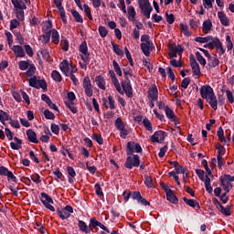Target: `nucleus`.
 <instances>
[{
  "label": "nucleus",
  "mask_w": 234,
  "mask_h": 234,
  "mask_svg": "<svg viewBox=\"0 0 234 234\" xmlns=\"http://www.w3.org/2000/svg\"><path fill=\"white\" fill-rule=\"evenodd\" d=\"M40 202H42L44 207L49 209V211H56V208L52 206V204H54V200L47 193L42 192L40 194Z\"/></svg>",
  "instance_id": "obj_1"
},
{
  "label": "nucleus",
  "mask_w": 234,
  "mask_h": 234,
  "mask_svg": "<svg viewBox=\"0 0 234 234\" xmlns=\"http://www.w3.org/2000/svg\"><path fill=\"white\" fill-rule=\"evenodd\" d=\"M139 6L145 18L150 19L151 12H153V6L151 5V2H149V0H142L139 3Z\"/></svg>",
  "instance_id": "obj_2"
},
{
  "label": "nucleus",
  "mask_w": 234,
  "mask_h": 234,
  "mask_svg": "<svg viewBox=\"0 0 234 234\" xmlns=\"http://www.w3.org/2000/svg\"><path fill=\"white\" fill-rule=\"evenodd\" d=\"M29 86L34 89H47V81L40 80L37 76H33L29 79Z\"/></svg>",
  "instance_id": "obj_3"
},
{
  "label": "nucleus",
  "mask_w": 234,
  "mask_h": 234,
  "mask_svg": "<svg viewBox=\"0 0 234 234\" xmlns=\"http://www.w3.org/2000/svg\"><path fill=\"white\" fill-rule=\"evenodd\" d=\"M127 169H133V167H139L140 166V156L138 154H133V157L128 156L126 158V162L124 164Z\"/></svg>",
  "instance_id": "obj_4"
},
{
  "label": "nucleus",
  "mask_w": 234,
  "mask_h": 234,
  "mask_svg": "<svg viewBox=\"0 0 234 234\" xmlns=\"http://www.w3.org/2000/svg\"><path fill=\"white\" fill-rule=\"evenodd\" d=\"M80 58L84 63H89L90 61V54L89 53V47L87 46V42L83 41L80 45Z\"/></svg>",
  "instance_id": "obj_5"
},
{
  "label": "nucleus",
  "mask_w": 234,
  "mask_h": 234,
  "mask_svg": "<svg viewBox=\"0 0 234 234\" xmlns=\"http://www.w3.org/2000/svg\"><path fill=\"white\" fill-rule=\"evenodd\" d=\"M199 92L203 100H208L209 98L215 96V91H213V88H211L209 85L202 86Z\"/></svg>",
  "instance_id": "obj_6"
},
{
  "label": "nucleus",
  "mask_w": 234,
  "mask_h": 234,
  "mask_svg": "<svg viewBox=\"0 0 234 234\" xmlns=\"http://www.w3.org/2000/svg\"><path fill=\"white\" fill-rule=\"evenodd\" d=\"M57 213L61 220H67V218L70 217V214L74 213V209L72 208V207L68 205L62 209H58Z\"/></svg>",
  "instance_id": "obj_7"
},
{
  "label": "nucleus",
  "mask_w": 234,
  "mask_h": 234,
  "mask_svg": "<svg viewBox=\"0 0 234 234\" xmlns=\"http://www.w3.org/2000/svg\"><path fill=\"white\" fill-rule=\"evenodd\" d=\"M82 86L85 90L86 96H88V98H92L93 91H92V83L90 82V78L85 77L83 79Z\"/></svg>",
  "instance_id": "obj_8"
},
{
  "label": "nucleus",
  "mask_w": 234,
  "mask_h": 234,
  "mask_svg": "<svg viewBox=\"0 0 234 234\" xmlns=\"http://www.w3.org/2000/svg\"><path fill=\"white\" fill-rule=\"evenodd\" d=\"M127 154L131 155L133 153H142V146L140 144L134 142H129L127 144Z\"/></svg>",
  "instance_id": "obj_9"
},
{
  "label": "nucleus",
  "mask_w": 234,
  "mask_h": 234,
  "mask_svg": "<svg viewBox=\"0 0 234 234\" xmlns=\"http://www.w3.org/2000/svg\"><path fill=\"white\" fill-rule=\"evenodd\" d=\"M151 140L154 143L162 144V142H164V140H165V132H164V131L155 132L151 136Z\"/></svg>",
  "instance_id": "obj_10"
},
{
  "label": "nucleus",
  "mask_w": 234,
  "mask_h": 234,
  "mask_svg": "<svg viewBox=\"0 0 234 234\" xmlns=\"http://www.w3.org/2000/svg\"><path fill=\"white\" fill-rule=\"evenodd\" d=\"M141 50H143L144 56L149 58L151 56V50H153V42H142Z\"/></svg>",
  "instance_id": "obj_11"
},
{
  "label": "nucleus",
  "mask_w": 234,
  "mask_h": 234,
  "mask_svg": "<svg viewBox=\"0 0 234 234\" xmlns=\"http://www.w3.org/2000/svg\"><path fill=\"white\" fill-rule=\"evenodd\" d=\"M122 88L128 98H133V87L131 86V80L122 81Z\"/></svg>",
  "instance_id": "obj_12"
},
{
  "label": "nucleus",
  "mask_w": 234,
  "mask_h": 234,
  "mask_svg": "<svg viewBox=\"0 0 234 234\" xmlns=\"http://www.w3.org/2000/svg\"><path fill=\"white\" fill-rule=\"evenodd\" d=\"M148 98L152 101H156L158 100V88H156V85H152L148 90Z\"/></svg>",
  "instance_id": "obj_13"
},
{
  "label": "nucleus",
  "mask_w": 234,
  "mask_h": 234,
  "mask_svg": "<svg viewBox=\"0 0 234 234\" xmlns=\"http://www.w3.org/2000/svg\"><path fill=\"white\" fill-rule=\"evenodd\" d=\"M11 50H13L16 58H25V56L27 55L23 47L19 45H15L11 47Z\"/></svg>",
  "instance_id": "obj_14"
},
{
  "label": "nucleus",
  "mask_w": 234,
  "mask_h": 234,
  "mask_svg": "<svg viewBox=\"0 0 234 234\" xmlns=\"http://www.w3.org/2000/svg\"><path fill=\"white\" fill-rule=\"evenodd\" d=\"M213 43L219 56H222L226 53V48H224V46H222V42H220V39L218 37H214Z\"/></svg>",
  "instance_id": "obj_15"
},
{
  "label": "nucleus",
  "mask_w": 234,
  "mask_h": 234,
  "mask_svg": "<svg viewBox=\"0 0 234 234\" xmlns=\"http://www.w3.org/2000/svg\"><path fill=\"white\" fill-rule=\"evenodd\" d=\"M190 67L196 76H200V66L197 63L194 56L190 57Z\"/></svg>",
  "instance_id": "obj_16"
},
{
  "label": "nucleus",
  "mask_w": 234,
  "mask_h": 234,
  "mask_svg": "<svg viewBox=\"0 0 234 234\" xmlns=\"http://www.w3.org/2000/svg\"><path fill=\"white\" fill-rule=\"evenodd\" d=\"M218 17L221 25H223V27H229V19H228V16L225 15L224 12L218 11Z\"/></svg>",
  "instance_id": "obj_17"
},
{
  "label": "nucleus",
  "mask_w": 234,
  "mask_h": 234,
  "mask_svg": "<svg viewBox=\"0 0 234 234\" xmlns=\"http://www.w3.org/2000/svg\"><path fill=\"white\" fill-rule=\"evenodd\" d=\"M61 72L65 74V76H70V68L69 67V62L67 60H63L59 65Z\"/></svg>",
  "instance_id": "obj_18"
},
{
  "label": "nucleus",
  "mask_w": 234,
  "mask_h": 234,
  "mask_svg": "<svg viewBox=\"0 0 234 234\" xmlns=\"http://www.w3.org/2000/svg\"><path fill=\"white\" fill-rule=\"evenodd\" d=\"M11 2L15 7V10H27V5L25 2H23V0H11Z\"/></svg>",
  "instance_id": "obj_19"
},
{
  "label": "nucleus",
  "mask_w": 234,
  "mask_h": 234,
  "mask_svg": "<svg viewBox=\"0 0 234 234\" xmlns=\"http://www.w3.org/2000/svg\"><path fill=\"white\" fill-rule=\"evenodd\" d=\"M52 22L51 21H44L42 23V32L44 34H50L52 32Z\"/></svg>",
  "instance_id": "obj_20"
},
{
  "label": "nucleus",
  "mask_w": 234,
  "mask_h": 234,
  "mask_svg": "<svg viewBox=\"0 0 234 234\" xmlns=\"http://www.w3.org/2000/svg\"><path fill=\"white\" fill-rule=\"evenodd\" d=\"M95 82L97 83V87H99V89H101V90H105L106 82H105V79L103 77L97 76L95 78Z\"/></svg>",
  "instance_id": "obj_21"
},
{
  "label": "nucleus",
  "mask_w": 234,
  "mask_h": 234,
  "mask_svg": "<svg viewBox=\"0 0 234 234\" xmlns=\"http://www.w3.org/2000/svg\"><path fill=\"white\" fill-rule=\"evenodd\" d=\"M27 136L29 142H31L32 144H37V134H36V132L32 130H27Z\"/></svg>",
  "instance_id": "obj_22"
},
{
  "label": "nucleus",
  "mask_w": 234,
  "mask_h": 234,
  "mask_svg": "<svg viewBox=\"0 0 234 234\" xmlns=\"http://www.w3.org/2000/svg\"><path fill=\"white\" fill-rule=\"evenodd\" d=\"M213 28V23L211 20L207 19L203 22V32L204 34H209Z\"/></svg>",
  "instance_id": "obj_23"
},
{
  "label": "nucleus",
  "mask_w": 234,
  "mask_h": 234,
  "mask_svg": "<svg viewBox=\"0 0 234 234\" xmlns=\"http://www.w3.org/2000/svg\"><path fill=\"white\" fill-rule=\"evenodd\" d=\"M79 228L80 231H83V233H90V231H92V229L87 226V223L83 220H79Z\"/></svg>",
  "instance_id": "obj_24"
},
{
  "label": "nucleus",
  "mask_w": 234,
  "mask_h": 234,
  "mask_svg": "<svg viewBox=\"0 0 234 234\" xmlns=\"http://www.w3.org/2000/svg\"><path fill=\"white\" fill-rule=\"evenodd\" d=\"M183 200L186 206H189L190 207H197L200 209V204L197 202V200L188 199L187 197H183Z\"/></svg>",
  "instance_id": "obj_25"
},
{
  "label": "nucleus",
  "mask_w": 234,
  "mask_h": 234,
  "mask_svg": "<svg viewBox=\"0 0 234 234\" xmlns=\"http://www.w3.org/2000/svg\"><path fill=\"white\" fill-rule=\"evenodd\" d=\"M50 36L52 43H54L55 45H59V32L53 28L50 32Z\"/></svg>",
  "instance_id": "obj_26"
},
{
  "label": "nucleus",
  "mask_w": 234,
  "mask_h": 234,
  "mask_svg": "<svg viewBox=\"0 0 234 234\" xmlns=\"http://www.w3.org/2000/svg\"><path fill=\"white\" fill-rule=\"evenodd\" d=\"M165 112L166 114V117L170 120V122H176V115H175V112H173L171 108L166 106Z\"/></svg>",
  "instance_id": "obj_27"
},
{
  "label": "nucleus",
  "mask_w": 234,
  "mask_h": 234,
  "mask_svg": "<svg viewBox=\"0 0 234 234\" xmlns=\"http://www.w3.org/2000/svg\"><path fill=\"white\" fill-rule=\"evenodd\" d=\"M207 103H209L210 107L214 109V111H217L218 109V101H217V96H212L208 99H207Z\"/></svg>",
  "instance_id": "obj_28"
},
{
  "label": "nucleus",
  "mask_w": 234,
  "mask_h": 234,
  "mask_svg": "<svg viewBox=\"0 0 234 234\" xmlns=\"http://www.w3.org/2000/svg\"><path fill=\"white\" fill-rule=\"evenodd\" d=\"M14 140H15V143L14 142L10 143L11 149H14L15 151L21 149V144H22L21 140L17 137H14Z\"/></svg>",
  "instance_id": "obj_29"
},
{
  "label": "nucleus",
  "mask_w": 234,
  "mask_h": 234,
  "mask_svg": "<svg viewBox=\"0 0 234 234\" xmlns=\"http://www.w3.org/2000/svg\"><path fill=\"white\" fill-rule=\"evenodd\" d=\"M221 186H223V189L227 193H229V191H231V188L233 187L231 183H229V181L228 179H225L224 177L221 179Z\"/></svg>",
  "instance_id": "obj_30"
},
{
  "label": "nucleus",
  "mask_w": 234,
  "mask_h": 234,
  "mask_svg": "<svg viewBox=\"0 0 234 234\" xmlns=\"http://www.w3.org/2000/svg\"><path fill=\"white\" fill-rule=\"evenodd\" d=\"M128 19L129 21H134V17H136V10H134V7L133 5H130L128 7Z\"/></svg>",
  "instance_id": "obj_31"
},
{
  "label": "nucleus",
  "mask_w": 234,
  "mask_h": 234,
  "mask_svg": "<svg viewBox=\"0 0 234 234\" xmlns=\"http://www.w3.org/2000/svg\"><path fill=\"white\" fill-rule=\"evenodd\" d=\"M213 39H215V37H211V36H207L205 37H197L195 38V41L197 43H208V41H213Z\"/></svg>",
  "instance_id": "obj_32"
},
{
  "label": "nucleus",
  "mask_w": 234,
  "mask_h": 234,
  "mask_svg": "<svg viewBox=\"0 0 234 234\" xmlns=\"http://www.w3.org/2000/svg\"><path fill=\"white\" fill-rule=\"evenodd\" d=\"M208 65L211 67V69H215V67H218V64L220 63V60L217 57H210L208 58Z\"/></svg>",
  "instance_id": "obj_33"
},
{
  "label": "nucleus",
  "mask_w": 234,
  "mask_h": 234,
  "mask_svg": "<svg viewBox=\"0 0 234 234\" xmlns=\"http://www.w3.org/2000/svg\"><path fill=\"white\" fill-rule=\"evenodd\" d=\"M112 82L113 83L116 90L120 93V94H123V91H122V86L120 85V81L118 80V78L113 77V79H112Z\"/></svg>",
  "instance_id": "obj_34"
},
{
  "label": "nucleus",
  "mask_w": 234,
  "mask_h": 234,
  "mask_svg": "<svg viewBox=\"0 0 234 234\" xmlns=\"http://www.w3.org/2000/svg\"><path fill=\"white\" fill-rule=\"evenodd\" d=\"M119 132H120V136L123 140H125V138H127V136H129V134H131V130H129L125 126L123 128H121V130H119Z\"/></svg>",
  "instance_id": "obj_35"
},
{
  "label": "nucleus",
  "mask_w": 234,
  "mask_h": 234,
  "mask_svg": "<svg viewBox=\"0 0 234 234\" xmlns=\"http://www.w3.org/2000/svg\"><path fill=\"white\" fill-rule=\"evenodd\" d=\"M123 75L126 81H130L131 78H133V69L131 68L123 69Z\"/></svg>",
  "instance_id": "obj_36"
},
{
  "label": "nucleus",
  "mask_w": 234,
  "mask_h": 234,
  "mask_svg": "<svg viewBox=\"0 0 234 234\" xmlns=\"http://www.w3.org/2000/svg\"><path fill=\"white\" fill-rule=\"evenodd\" d=\"M166 199L172 204H176L178 202V199L176 198L175 194H173V192L166 193Z\"/></svg>",
  "instance_id": "obj_37"
},
{
  "label": "nucleus",
  "mask_w": 234,
  "mask_h": 234,
  "mask_svg": "<svg viewBox=\"0 0 234 234\" xmlns=\"http://www.w3.org/2000/svg\"><path fill=\"white\" fill-rule=\"evenodd\" d=\"M143 125L145 127L146 131L153 133V124L151 123V121H149V119L144 118L143 120Z\"/></svg>",
  "instance_id": "obj_38"
},
{
  "label": "nucleus",
  "mask_w": 234,
  "mask_h": 234,
  "mask_svg": "<svg viewBox=\"0 0 234 234\" xmlns=\"http://www.w3.org/2000/svg\"><path fill=\"white\" fill-rule=\"evenodd\" d=\"M71 15L73 16L77 23H83V16H81V15L78 11L72 10Z\"/></svg>",
  "instance_id": "obj_39"
},
{
  "label": "nucleus",
  "mask_w": 234,
  "mask_h": 234,
  "mask_svg": "<svg viewBox=\"0 0 234 234\" xmlns=\"http://www.w3.org/2000/svg\"><path fill=\"white\" fill-rule=\"evenodd\" d=\"M10 120V115L4 112L3 110H0V122L1 123H5V122H8Z\"/></svg>",
  "instance_id": "obj_40"
},
{
  "label": "nucleus",
  "mask_w": 234,
  "mask_h": 234,
  "mask_svg": "<svg viewBox=\"0 0 234 234\" xmlns=\"http://www.w3.org/2000/svg\"><path fill=\"white\" fill-rule=\"evenodd\" d=\"M114 125H115L116 129L118 131H120L121 129H123V127H125V122H123L122 118L119 117L116 119Z\"/></svg>",
  "instance_id": "obj_41"
},
{
  "label": "nucleus",
  "mask_w": 234,
  "mask_h": 234,
  "mask_svg": "<svg viewBox=\"0 0 234 234\" xmlns=\"http://www.w3.org/2000/svg\"><path fill=\"white\" fill-rule=\"evenodd\" d=\"M217 134L220 142H224L225 144H228V140H226V137H224V130L222 129V127L218 128Z\"/></svg>",
  "instance_id": "obj_42"
},
{
  "label": "nucleus",
  "mask_w": 234,
  "mask_h": 234,
  "mask_svg": "<svg viewBox=\"0 0 234 234\" xmlns=\"http://www.w3.org/2000/svg\"><path fill=\"white\" fill-rule=\"evenodd\" d=\"M180 28L185 36H186L187 37L191 36V32L189 31V27H187V25L180 24Z\"/></svg>",
  "instance_id": "obj_43"
},
{
  "label": "nucleus",
  "mask_w": 234,
  "mask_h": 234,
  "mask_svg": "<svg viewBox=\"0 0 234 234\" xmlns=\"http://www.w3.org/2000/svg\"><path fill=\"white\" fill-rule=\"evenodd\" d=\"M112 65H113V69H114V71L116 72V74L118 76H122V68H120V64H118V62L116 60H113Z\"/></svg>",
  "instance_id": "obj_44"
},
{
  "label": "nucleus",
  "mask_w": 234,
  "mask_h": 234,
  "mask_svg": "<svg viewBox=\"0 0 234 234\" xmlns=\"http://www.w3.org/2000/svg\"><path fill=\"white\" fill-rule=\"evenodd\" d=\"M52 79L54 80V81H61L62 78H61V74L59 73V71L58 70H53L51 73Z\"/></svg>",
  "instance_id": "obj_45"
},
{
  "label": "nucleus",
  "mask_w": 234,
  "mask_h": 234,
  "mask_svg": "<svg viewBox=\"0 0 234 234\" xmlns=\"http://www.w3.org/2000/svg\"><path fill=\"white\" fill-rule=\"evenodd\" d=\"M99 34L101 37H107V34H109V31L107 30V27L103 26L99 27Z\"/></svg>",
  "instance_id": "obj_46"
},
{
  "label": "nucleus",
  "mask_w": 234,
  "mask_h": 234,
  "mask_svg": "<svg viewBox=\"0 0 234 234\" xmlns=\"http://www.w3.org/2000/svg\"><path fill=\"white\" fill-rule=\"evenodd\" d=\"M112 46L113 48V52L117 54V56H123V50H122V48H120L118 45L112 43Z\"/></svg>",
  "instance_id": "obj_47"
},
{
  "label": "nucleus",
  "mask_w": 234,
  "mask_h": 234,
  "mask_svg": "<svg viewBox=\"0 0 234 234\" xmlns=\"http://www.w3.org/2000/svg\"><path fill=\"white\" fill-rule=\"evenodd\" d=\"M66 106L73 114H76V112H78V109L76 108V106H74V103L72 101H66Z\"/></svg>",
  "instance_id": "obj_48"
},
{
  "label": "nucleus",
  "mask_w": 234,
  "mask_h": 234,
  "mask_svg": "<svg viewBox=\"0 0 234 234\" xmlns=\"http://www.w3.org/2000/svg\"><path fill=\"white\" fill-rule=\"evenodd\" d=\"M16 10V17L17 19H19L20 21H24L25 20V9H15Z\"/></svg>",
  "instance_id": "obj_49"
},
{
  "label": "nucleus",
  "mask_w": 234,
  "mask_h": 234,
  "mask_svg": "<svg viewBox=\"0 0 234 234\" xmlns=\"http://www.w3.org/2000/svg\"><path fill=\"white\" fill-rule=\"evenodd\" d=\"M196 58H197V61H198V63H200V65H203V67H205V65H206V58H204V57L202 56V54H200V52H197L196 53Z\"/></svg>",
  "instance_id": "obj_50"
},
{
  "label": "nucleus",
  "mask_w": 234,
  "mask_h": 234,
  "mask_svg": "<svg viewBox=\"0 0 234 234\" xmlns=\"http://www.w3.org/2000/svg\"><path fill=\"white\" fill-rule=\"evenodd\" d=\"M213 3H215V0H203V6L209 10V8H213Z\"/></svg>",
  "instance_id": "obj_51"
},
{
  "label": "nucleus",
  "mask_w": 234,
  "mask_h": 234,
  "mask_svg": "<svg viewBox=\"0 0 234 234\" xmlns=\"http://www.w3.org/2000/svg\"><path fill=\"white\" fill-rule=\"evenodd\" d=\"M24 48L27 56H29V58H32V56H34V49L30 45H25Z\"/></svg>",
  "instance_id": "obj_52"
},
{
  "label": "nucleus",
  "mask_w": 234,
  "mask_h": 234,
  "mask_svg": "<svg viewBox=\"0 0 234 234\" xmlns=\"http://www.w3.org/2000/svg\"><path fill=\"white\" fill-rule=\"evenodd\" d=\"M83 10H84L86 16H88L89 19L90 21H92V14H90V7H89V5L87 4H84Z\"/></svg>",
  "instance_id": "obj_53"
},
{
  "label": "nucleus",
  "mask_w": 234,
  "mask_h": 234,
  "mask_svg": "<svg viewBox=\"0 0 234 234\" xmlns=\"http://www.w3.org/2000/svg\"><path fill=\"white\" fill-rule=\"evenodd\" d=\"M170 65H172V67H175L176 69H180L182 67V60H176L173 58L170 60Z\"/></svg>",
  "instance_id": "obj_54"
},
{
  "label": "nucleus",
  "mask_w": 234,
  "mask_h": 234,
  "mask_svg": "<svg viewBox=\"0 0 234 234\" xmlns=\"http://www.w3.org/2000/svg\"><path fill=\"white\" fill-rule=\"evenodd\" d=\"M219 207L222 215H225L226 217H229V215H231V212H229V207H224L222 205H219Z\"/></svg>",
  "instance_id": "obj_55"
},
{
  "label": "nucleus",
  "mask_w": 234,
  "mask_h": 234,
  "mask_svg": "<svg viewBox=\"0 0 234 234\" xmlns=\"http://www.w3.org/2000/svg\"><path fill=\"white\" fill-rule=\"evenodd\" d=\"M42 38V43L47 44L50 41V33H44L40 36V39Z\"/></svg>",
  "instance_id": "obj_56"
},
{
  "label": "nucleus",
  "mask_w": 234,
  "mask_h": 234,
  "mask_svg": "<svg viewBox=\"0 0 234 234\" xmlns=\"http://www.w3.org/2000/svg\"><path fill=\"white\" fill-rule=\"evenodd\" d=\"M44 116L47 120H54V118H56V115H54L52 112L48 110L44 111Z\"/></svg>",
  "instance_id": "obj_57"
},
{
  "label": "nucleus",
  "mask_w": 234,
  "mask_h": 234,
  "mask_svg": "<svg viewBox=\"0 0 234 234\" xmlns=\"http://www.w3.org/2000/svg\"><path fill=\"white\" fill-rule=\"evenodd\" d=\"M217 150H218V156H223L224 154H226V149L224 148V146H222V144H218Z\"/></svg>",
  "instance_id": "obj_58"
},
{
  "label": "nucleus",
  "mask_w": 234,
  "mask_h": 234,
  "mask_svg": "<svg viewBox=\"0 0 234 234\" xmlns=\"http://www.w3.org/2000/svg\"><path fill=\"white\" fill-rule=\"evenodd\" d=\"M18 67L20 70H27V69H28V62L25 60H21L18 62Z\"/></svg>",
  "instance_id": "obj_59"
},
{
  "label": "nucleus",
  "mask_w": 234,
  "mask_h": 234,
  "mask_svg": "<svg viewBox=\"0 0 234 234\" xmlns=\"http://www.w3.org/2000/svg\"><path fill=\"white\" fill-rule=\"evenodd\" d=\"M35 73H36V67L34 65H30V67L26 72L27 76L30 78L31 76H34Z\"/></svg>",
  "instance_id": "obj_60"
},
{
  "label": "nucleus",
  "mask_w": 234,
  "mask_h": 234,
  "mask_svg": "<svg viewBox=\"0 0 234 234\" xmlns=\"http://www.w3.org/2000/svg\"><path fill=\"white\" fill-rule=\"evenodd\" d=\"M226 96H227V100L229 101V103H234L233 92H231V90H227Z\"/></svg>",
  "instance_id": "obj_61"
},
{
  "label": "nucleus",
  "mask_w": 234,
  "mask_h": 234,
  "mask_svg": "<svg viewBox=\"0 0 234 234\" xmlns=\"http://www.w3.org/2000/svg\"><path fill=\"white\" fill-rule=\"evenodd\" d=\"M31 180L35 184H41V176H39L37 174L31 176Z\"/></svg>",
  "instance_id": "obj_62"
},
{
  "label": "nucleus",
  "mask_w": 234,
  "mask_h": 234,
  "mask_svg": "<svg viewBox=\"0 0 234 234\" xmlns=\"http://www.w3.org/2000/svg\"><path fill=\"white\" fill-rule=\"evenodd\" d=\"M108 105L112 111H114L115 106H114V99H112V96H108Z\"/></svg>",
  "instance_id": "obj_63"
},
{
  "label": "nucleus",
  "mask_w": 234,
  "mask_h": 234,
  "mask_svg": "<svg viewBox=\"0 0 234 234\" xmlns=\"http://www.w3.org/2000/svg\"><path fill=\"white\" fill-rule=\"evenodd\" d=\"M51 132L54 133V134H59V126L56 123H52L51 124Z\"/></svg>",
  "instance_id": "obj_64"
}]
</instances>
